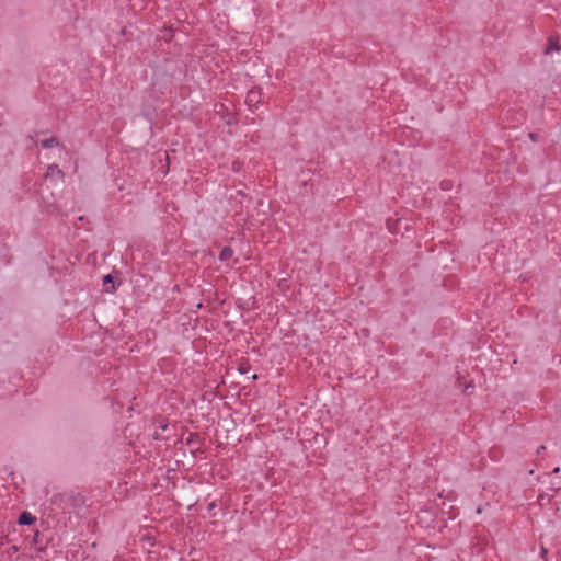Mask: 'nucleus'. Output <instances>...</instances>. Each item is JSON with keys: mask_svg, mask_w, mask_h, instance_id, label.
<instances>
[{"mask_svg": "<svg viewBox=\"0 0 561 561\" xmlns=\"http://www.w3.org/2000/svg\"><path fill=\"white\" fill-rule=\"evenodd\" d=\"M261 92L259 90H250L245 98V103L249 106H256L260 103Z\"/></svg>", "mask_w": 561, "mask_h": 561, "instance_id": "nucleus-1", "label": "nucleus"}, {"mask_svg": "<svg viewBox=\"0 0 561 561\" xmlns=\"http://www.w3.org/2000/svg\"><path fill=\"white\" fill-rule=\"evenodd\" d=\"M36 522V517L28 512H23L20 514L18 523L20 525H32Z\"/></svg>", "mask_w": 561, "mask_h": 561, "instance_id": "nucleus-2", "label": "nucleus"}, {"mask_svg": "<svg viewBox=\"0 0 561 561\" xmlns=\"http://www.w3.org/2000/svg\"><path fill=\"white\" fill-rule=\"evenodd\" d=\"M561 50V46L559 45L558 43V39L557 38H553V37H550L549 38V43H548V47L546 48V54H549L551 51H559Z\"/></svg>", "mask_w": 561, "mask_h": 561, "instance_id": "nucleus-3", "label": "nucleus"}, {"mask_svg": "<svg viewBox=\"0 0 561 561\" xmlns=\"http://www.w3.org/2000/svg\"><path fill=\"white\" fill-rule=\"evenodd\" d=\"M233 254V251L231 248L229 247H225L221 251H220V254H219V260L220 261H227L229 260Z\"/></svg>", "mask_w": 561, "mask_h": 561, "instance_id": "nucleus-4", "label": "nucleus"}, {"mask_svg": "<svg viewBox=\"0 0 561 561\" xmlns=\"http://www.w3.org/2000/svg\"><path fill=\"white\" fill-rule=\"evenodd\" d=\"M57 145H59V142L57 141V139L55 137L42 140V147L45 149H50Z\"/></svg>", "mask_w": 561, "mask_h": 561, "instance_id": "nucleus-5", "label": "nucleus"}, {"mask_svg": "<svg viewBox=\"0 0 561 561\" xmlns=\"http://www.w3.org/2000/svg\"><path fill=\"white\" fill-rule=\"evenodd\" d=\"M48 171H50L51 173H57V174H61L62 173L57 164L49 165L48 167Z\"/></svg>", "mask_w": 561, "mask_h": 561, "instance_id": "nucleus-6", "label": "nucleus"}, {"mask_svg": "<svg viewBox=\"0 0 561 561\" xmlns=\"http://www.w3.org/2000/svg\"><path fill=\"white\" fill-rule=\"evenodd\" d=\"M114 283V278L111 274H107L103 277V284L104 285H107V284H113Z\"/></svg>", "mask_w": 561, "mask_h": 561, "instance_id": "nucleus-7", "label": "nucleus"}, {"mask_svg": "<svg viewBox=\"0 0 561 561\" xmlns=\"http://www.w3.org/2000/svg\"><path fill=\"white\" fill-rule=\"evenodd\" d=\"M152 436H153V439H156V440L165 439V437H163L161 435V433H159L158 431H156Z\"/></svg>", "mask_w": 561, "mask_h": 561, "instance_id": "nucleus-8", "label": "nucleus"}, {"mask_svg": "<svg viewBox=\"0 0 561 561\" xmlns=\"http://www.w3.org/2000/svg\"><path fill=\"white\" fill-rule=\"evenodd\" d=\"M159 428L162 430V431H167V430H169V424L168 423H164V424L161 423Z\"/></svg>", "mask_w": 561, "mask_h": 561, "instance_id": "nucleus-9", "label": "nucleus"}, {"mask_svg": "<svg viewBox=\"0 0 561 561\" xmlns=\"http://www.w3.org/2000/svg\"><path fill=\"white\" fill-rule=\"evenodd\" d=\"M529 138L533 140V141H536L537 140V135L534 134V133H529Z\"/></svg>", "mask_w": 561, "mask_h": 561, "instance_id": "nucleus-10", "label": "nucleus"}, {"mask_svg": "<svg viewBox=\"0 0 561 561\" xmlns=\"http://www.w3.org/2000/svg\"><path fill=\"white\" fill-rule=\"evenodd\" d=\"M545 449H546V447L543 445H541L540 447H538L537 454L542 453V450H545Z\"/></svg>", "mask_w": 561, "mask_h": 561, "instance_id": "nucleus-11", "label": "nucleus"}, {"mask_svg": "<svg viewBox=\"0 0 561 561\" xmlns=\"http://www.w3.org/2000/svg\"><path fill=\"white\" fill-rule=\"evenodd\" d=\"M547 552H548V551H547V549L542 546V547H541V554H542V556H546V554H547Z\"/></svg>", "mask_w": 561, "mask_h": 561, "instance_id": "nucleus-12", "label": "nucleus"}, {"mask_svg": "<svg viewBox=\"0 0 561 561\" xmlns=\"http://www.w3.org/2000/svg\"><path fill=\"white\" fill-rule=\"evenodd\" d=\"M470 388H473L471 383L467 385L466 388H465V392H468V390H470Z\"/></svg>", "mask_w": 561, "mask_h": 561, "instance_id": "nucleus-13", "label": "nucleus"}, {"mask_svg": "<svg viewBox=\"0 0 561 561\" xmlns=\"http://www.w3.org/2000/svg\"><path fill=\"white\" fill-rule=\"evenodd\" d=\"M215 507V504L214 503H210L209 504V510L214 508Z\"/></svg>", "mask_w": 561, "mask_h": 561, "instance_id": "nucleus-14", "label": "nucleus"}, {"mask_svg": "<svg viewBox=\"0 0 561 561\" xmlns=\"http://www.w3.org/2000/svg\"><path fill=\"white\" fill-rule=\"evenodd\" d=\"M553 472H554V473L559 472V468H558V467H557V468H554V469H553Z\"/></svg>", "mask_w": 561, "mask_h": 561, "instance_id": "nucleus-15", "label": "nucleus"}, {"mask_svg": "<svg viewBox=\"0 0 561 561\" xmlns=\"http://www.w3.org/2000/svg\"><path fill=\"white\" fill-rule=\"evenodd\" d=\"M477 513L480 514L481 513V507H478L477 508Z\"/></svg>", "mask_w": 561, "mask_h": 561, "instance_id": "nucleus-16", "label": "nucleus"}]
</instances>
